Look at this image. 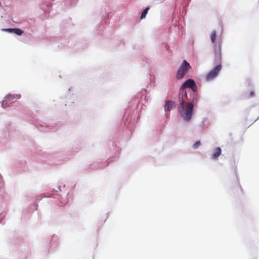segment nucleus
I'll use <instances>...</instances> for the list:
<instances>
[{"label":"nucleus","instance_id":"1","mask_svg":"<svg viewBox=\"0 0 259 259\" xmlns=\"http://www.w3.org/2000/svg\"><path fill=\"white\" fill-rule=\"evenodd\" d=\"M183 95L181 94L179 95V102L180 104V108L182 110L181 115L184 120L188 122L189 121L193 114V109L194 104L193 103H187L185 104V101L183 98Z\"/></svg>","mask_w":259,"mask_h":259},{"label":"nucleus","instance_id":"2","mask_svg":"<svg viewBox=\"0 0 259 259\" xmlns=\"http://www.w3.org/2000/svg\"><path fill=\"white\" fill-rule=\"evenodd\" d=\"M210 41L214 44L213 47L214 58L217 62H220L222 61L221 45L222 39L220 37H217L216 31L212 30L210 34Z\"/></svg>","mask_w":259,"mask_h":259},{"label":"nucleus","instance_id":"3","mask_svg":"<svg viewBox=\"0 0 259 259\" xmlns=\"http://www.w3.org/2000/svg\"><path fill=\"white\" fill-rule=\"evenodd\" d=\"M191 68V67L189 63L186 60H184L182 64L177 71L176 76L177 78L178 79H182Z\"/></svg>","mask_w":259,"mask_h":259},{"label":"nucleus","instance_id":"4","mask_svg":"<svg viewBox=\"0 0 259 259\" xmlns=\"http://www.w3.org/2000/svg\"><path fill=\"white\" fill-rule=\"evenodd\" d=\"M214 62L216 64H219L206 74L205 78L207 81H210L214 79L222 69L221 61L220 62H217L214 60Z\"/></svg>","mask_w":259,"mask_h":259},{"label":"nucleus","instance_id":"5","mask_svg":"<svg viewBox=\"0 0 259 259\" xmlns=\"http://www.w3.org/2000/svg\"><path fill=\"white\" fill-rule=\"evenodd\" d=\"M21 98L20 95H9L7 96L2 102V106L4 108H7L16 100L19 99Z\"/></svg>","mask_w":259,"mask_h":259},{"label":"nucleus","instance_id":"6","mask_svg":"<svg viewBox=\"0 0 259 259\" xmlns=\"http://www.w3.org/2000/svg\"><path fill=\"white\" fill-rule=\"evenodd\" d=\"M186 88H191L193 91L195 92L197 90V86L193 79H189L182 85L180 90L183 91Z\"/></svg>","mask_w":259,"mask_h":259},{"label":"nucleus","instance_id":"7","mask_svg":"<svg viewBox=\"0 0 259 259\" xmlns=\"http://www.w3.org/2000/svg\"><path fill=\"white\" fill-rule=\"evenodd\" d=\"M175 106V103L174 102L171 101H166L164 106V110L165 111H169Z\"/></svg>","mask_w":259,"mask_h":259},{"label":"nucleus","instance_id":"8","mask_svg":"<svg viewBox=\"0 0 259 259\" xmlns=\"http://www.w3.org/2000/svg\"><path fill=\"white\" fill-rule=\"evenodd\" d=\"M221 149L220 147L216 148L214 150L213 154L212 155V157L213 159H217L221 154Z\"/></svg>","mask_w":259,"mask_h":259},{"label":"nucleus","instance_id":"9","mask_svg":"<svg viewBox=\"0 0 259 259\" xmlns=\"http://www.w3.org/2000/svg\"><path fill=\"white\" fill-rule=\"evenodd\" d=\"M149 9V7H147L146 8V9L142 12V14H141V19H144L146 17V16L148 13V11Z\"/></svg>","mask_w":259,"mask_h":259},{"label":"nucleus","instance_id":"10","mask_svg":"<svg viewBox=\"0 0 259 259\" xmlns=\"http://www.w3.org/2000/svg\"><path fill=\"white\" fill-rule=\"evenodd\" d=\"M13 33L18 35H21L23 33V31L19 28H14V29H13Z\"/></svg>","mask_w":259,"mask_h":259},{"label":"nucleus","instance_id":"11","mask_svg":"<svg viewBox=\"0 0 259 259\" xmlns=\"http://www.w3.org/2000/svg\"><path fill=\"white\" fill-rule=\"evenodd\" d=\"M200 142L198 141L193 145V148L194 149H196L200 145Z\"/></svg>","mask_w":259,"mask_h":259},{"label":"nucleus","instance_id":"12","mask_svg":"<svg viewBox=\"0 0 259 259\" xmlns=\"http://www.w3.org/2000/svg\"><path fill=\"white\" fill-rule=\"evenodd\" d=\"M198 99L197 97H194L192 102H190V103H193L194 105L196 104L198 102Z\"/></svg>","mask_w":259,"mask_h":259},{"label":"nucleus","instance_id":"13","mask_svg":"<svg viewBox=\"0 0 259 259\" xmlns=\"http://www.w3.org/2000/svg\"><path fill=\"white\" fill-rule=\"evenodd\" d=\"M14 29V28H8V29H5V30L6 31L9 32H13V29Z\"/></svg>","mask_w":259,"mask_h":259},{"label":"nucleus","instance_id":"14","mask_svg":"<svg viewBox=\"0 0 259 259\" xmlns=\"http://www.w3.org/2000/svg\"><path fill=\"white\" fill-rule=\"evenodd\" d=\"M254 96V92L253 91L250 92V96L252 97Z\"/></svg>","mask_w":259,"mask_h":259},{"label":"nucleus","instance_id":"15","mask_svg":"<svg viewBox=\"0 0 259 259\" xmlns=\"http://www.w3.org/2000/svg\"><path fill=\"white\" fill-rule=\"evenodd\" d=\"M237 187H238V188H240V186H239V184H237Z\"/></svg>","mask_w":259,"mask_h":259}]
</instances>
